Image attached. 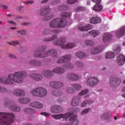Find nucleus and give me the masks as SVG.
Returning <instances> with one entry per match:
<instances>
[{
    "mask_svg": "<svg viewBox=\"0 0 125 125\" xmlns=\"http://www.w3.org/2000/svg\"><path fill=\"white\" fill-rule=\"evenodd\" d=\"M28 76V73L25 70L19 71L13 74H10L7 77L0 76V83L4 84H14L15 83H22L24 82V78Z\"/></svg>",
    "mask_w": 125,
    "mask_h": 125,
    "instance_id": "nucleus-1",
    "label": "nucleus"
},
{
    "mask_svg": "<svg viewBox=\"0 0 125 125\" xmlns=\"http://www.w3.org/2000/svg\"><path fill=\"white\" fill-rule=\"evenodd\" d=\"M47 48L48 46L46 45L40 46L35 50L34 57L35 58H45L49 56L55 58H58L59 57L58 51L56 49L52 48L45 51Z\"/></svg>",
    "mask_w": 125,
    "mask_h": 125,
    "instance_id": "nucleus-2",
    "label": "nucleus"
},
{
    "mask_svg": "<svg viewBox=\"0 0 125 125\" xmlns=\"http://www.w3.org/2000/svg\"><path fill=\"white\" fill-rule=\"evenodd\" d=\"M67 42L66 39L64 37L57 38L52 42V44L55 46H61L63 49H72L75 46V44L73 42H68L65 44Z\"/></svg>",
    "mask_w": 125,
    "mask_h": 125,
    "instance_id": "nucleus-3",
    "label": "nucleus"
},
{
    "mask_svg": "<svg viewBox=\"0 0 125 125\" xmlns=\"http://www.w3.org/2000/svg\"><path fill=\"white\" fill-rule=\"evenodd\" d=\"M15 120L13 113H0V124L3 125H11Z\"/></svg>",
    "mask_w": 125,
    "mask_h": 125,
    "instance_id": "nucleus-4",
    "label": "nucleus"
},
{
    "mask_svg": "<svg viewBox=\"0 0 125 125\" xmlns=\"http://www.w3.org/2000/svg\"><path fill=\"white\" fill-rule=\"evenodd\" d=\"M66 25V20L63 18H56L49 23V26L52 29H60L65 27Z\"/></svg>",
    "mask_w": 125,
    "mask_h": 125,
    "instance_id": "nucleus-5",
    "label": "nucleus"
},
{
    "mask_svg": "<svg viewBox=\"0 0 125 125\" xmlns=\"http://www.w3.org/2000/svg\"><path fill=\"white\" fill-rule=\"evenodd\" d=\"M31 95L35 97L43 98L46 97L48 94L46 89L42 87H37L32 89L30 91Z\"/></svg>",
    "mask_w": 125,
    "mask_h": 125,
    "instance_id": "nucleus-6",
    "label": "nucleus"
},
{
    "mask_svg": "<svg viewBox=\"0 0 125 125\" xmlns=\"http://www.w3.org/2000/svg\"><path fill=\"white\" fill-rule=\"evenodd\" d=\"M4 106L7 108L9 107L10 110L14 112H19L21 110V107L17 106L15 102L8 98L4 99Z\"/></svg>",
    "mask_w": 125,
    "mask_h": 125,
    "instance_id": "nucleus-7",
    "label": "nucleus"
},
{
    "mask_svg": "<svg viewBox=\"0 0 125 125\" xmlns=\"http://www.w3.org/2000/svg\"><path fill=\"white\" fill-rule=\"evenodd\" d=\"M71 54H66L60 57L58 59L57 63L58 64L66 63L67 62H69L71 61Z\"/></svg>",
    "mask_w": 125,
    "mask_h": 125,
    "instance_id": "nucleus-8",
    "label": "nucleus"
},
{
    "mask_svg": "<svg viewBox=\"0 0 125 125\" xmlns=\"http://www.w3.org/2000/svg\"><path fill=\"white\" fill-rule=\"evenodd\" d=\"M49 87L54 89H61L64 86V84L60 81H50L49 83Z\"/></svg>",
    "mask_w": 125,
    "mask_h": 125,
    "instance_id": "nucleus-9",
    "label": "nucleus"
},
{
    "mask_svg": "<svg viewBox=\"0 0 125 125\" xmlns=\"http://www.w3.org/2000/svg\"><path fill=\"white\" fill-rule=\"evenodd\" d=\"M122 80L119 77H113L110 81V85L114 87H117L121 85Z\"/></svg>",
    "mask_w": 125,
    "mask_h": 125,
    "instance_id": "nucleus-10",
    "label": "nucleus"
},
{
    "mask_svg": "<svg viewBox=\"0 0 125 125\" xmlns=\"http://www.w3.org/2000/svg\"><path fill=\"white\" fill-rule=\"evenodd\" d=\"M99 82L98 78L92 76V77H88L86 80L87 84L91 87H93L97 84Z\"/></svg>",
    "mask_w": 125,
    "mask_h": 125,
    "instance_id": "nucleus-11",
    "label": "nucleus"
},
{
    "mask_svg": "<svg viewBox=\"0 0 125 125\" xmlns=\"http://www.w3.org/2000/svg\"><path fill=\"white\" fill-rule=\"evenodd\" d=\"M28 77L37 82L41 81L43 79V76L42 74L36 73L28 74Z\"/></svg>",
    "mask_w": 125,
    "mask_h": 125,
    "instance_id": "nucleus-12",
    "label": "nucleus"
},
{
    "mask_svg": "<svg viewBox=\"0 0 125 125\" xmlns=\"http://www.w3.org/2000/svg\"><path fill=\"white\" fill-rule=\"evenodd\" d=\"M116 37L121 38L125 35V26H123L118 29L115 32Z\"/></svg>",
    "mask_w": 125,
    "mask_h": 125,
    "instance_id": "nucleus-13",
    "label": "nucleus"
},
{
    "mask_svg": "<svg viewBox=\"0 0 125 125\" xmlns=\"http://www.w3.org/2000/svg\"><path fill=\"white\" fill-rule=\"evenodd\" d=\"M41 74L47 79H51L53 77V73L50 69H45L41 72Z\"/></svg>",
    "mask_w": 125,
    "mask_h": 125,
    "instance_id": "nucleus-14",
    "label": "nucleus"
},
{
    "mask_svg": "<svg viewBox=\"0 0 125 125\" xmlns=\"http://www.w3.org/2000/svg\"><path fill=\"white\" fill-rule=\"evenodd\" d=\"M50 109L53 113H60L63 111V108L60 105L52 106Z\"/></svg>",
    "mask_w": 125,
    "mask_h": 125,
    "instance_id": "nucleus-15",
    "label": "nucleus"
},
{
    "mask_svg": "<svg viewBox=\"0 0 125 125\" xmlns=\"http://www.w3.org/2000/svg\"><path fill=\"white\" fill-rule=\"evenodd\" d=\"M52 72L59 75H62L65 73L66 69L61 66H58L54 68L52 70Z\"/></svg>",
    "mask_w": 125,
    "mask_h": 125,
    "instance_id": "nucleus-16",
    "label": "nucleus"
},
{
    "mask_svg": "<svg viewBox=\"0 0 125 125\" xmlns=\"http://www.w3.org/2000/svg\"><path fill=\"white\" fill-rule=\"evenodd\" d=\"M27 63L28 65L36 67H41L42 65V62L38 60H30Z\"/></svg>",
    "mask_w": 125,
    "mask_h": 125,
    "instance_id": "nucleus-17",
    "label": "nucleus"
},
{
    "mask_svg": "<svg viewBox=\"0 0 125 125\" xmlns=\"http://www.w3.org/2000/svg\"><path fill=\"white\" fill-rule=\"evenodd\" d=\"M103 50V48L101 46L93 47L90 49L91 53L93 55H96L100 53Z\"/></svg>",
    "mask_w": 125,
    "mask_h": 125,
    "instance_id": "nucleus-18",
    "label": "nucleus"
},
{
    "mask_svg": "<svg viewBox=\"0 0 125 125\" xmlns=\"http://www.w3.org/2000/svg\"><path fill=\"white\" fill-rule=\"evenodd\" d=\"M71 116V114L68 113H65V114H56V115H52L51 117L56 119V120H60L62 118H67Z\"/></svg>",
    "mask_w": 125,
    "mask_h": 125,
    "instance_id": "nucleus-19",
    "label": "nucleus"
},
{
    "mask_svg": "<svg viewBox=\"0 0 125 125\" xmlns=\"http://www.w3.org/2000/svg\"><path fill=\"white\" fill-rule=\"evenodd\" d=\"M78 29L82 32H86L90 30V25L86 23H82L79 26Z\"/></svg>",
    "mask_w": 125,
    "mask_h": 125,
    "instance_id": "nucleus-20",
    "label": "nucleus"
},
{
    "mask_svg": "<svg viewBox=\"0 0 125 125\" xmlns=\"http://www.w3.org/2000/svg\"><path fill=\"white\" fill-rule=\"evenodd\" d=\"M116 62L119 66L123 65L125 62V56L122 54H120L116 59Z\"/></svg>",
    "mask_w": 125,
    "mask_h": 125,
    "instance_id": "nucleus-21",
    "label": "nucleus"
},
{
    "mask_svg": "<svg viewBox=\"0 0 125 125\" xmlns=\"http://www.w3.org/2000/svg\"><path fill=\"white\" fill-rule=\"evenodd\" d=\"M82 102V99L79 97H74L72 101L71 104L73 106H77L80 104V102Z\"/></svg>",
    "mask_w": 125,
    "mask_h": 125,
    "instance_id": "nucleus-22",
    "label": "nucleus"
},
{
    "mask_svg": "<svg viewBox=\"0 0 125 125\" xmlns=\"http://www.w3.org/2000/svg\"><path fill=\"white\" fill-rule=\"evenodd\" d=\"M13 94L16 96L22 97L25 95V93L21 89H16L14 90Z\"/></svg>",
    "mask_w": 125,
    "mask_h": 125,
    "instance_id": "nucleus-23",
    "label": "nucleus"
},
{
    "mask_svg": "<svg viewBox=\"0 0 125 125\" xmlns=\"http://www.w3.org/2000/svg\"><path fill=\"white\" fill-rule=\"evenodd\" d=\"M67 78L71 81H77L79 79L78 75L72 73L67 75Z\"/></svg>",
    "mask_w": 125,
    "mask_h": 125,
    "instance_id": "nucleus-24",
    "label": "nucleus"
},
{
    "mask_svg": "<svg viewBox=\"0 0 125 125\" xmlns=\"http://www.w3.org/2000/svg\"><path fill=\"white\" fill-rule=\"evenodd\" d=\"M69 121L71 122V125H78L79 123V120L77 119L76 115L71 116Z\"/></svg>",
    "mask_w": 125,
    "mask_h": 125,
    "instance_id": "nucleus-25",
    "label": "nucleus"
},
{
    "mask_svg": "<svg viewBox=\"0 0 125 125\" xmlns=\"http://www.w3.org/2000/svg\"><path fill=\"white\" fill-rule=\"evenodd\" d=\"M29 106L32 107L38 108V109H41L43 106L42 104L41 103H39L38 102H34L31 103L29 104Z\"/></svg>",
    "mask_w": 125,
    "mask_h": 125,
    "instance_id": "nucleus-26",
    "label": "nucleus"
},
{
    "mask_svg": "<svg viewBox=\"0 0 125 125\" xmlns=\"http://www.w3.org/2000/svg\"><path fill=\"white\" fill-rule=\"evenodd\" d=\"M50 12V9L48 7H45L44 8H42L40 10V15L41 16H45L48 14Z\"/></svg>",
    "mask_w": 125,
    "mask_h": 125,
    "instance_id": "nucleus-27",
    "label": "nucleus"
},
{
    "mask_svg": "<svg viewBox=\"0 0 125 125\" xmlns=\"http://www.w3.org/2000/svg\"><path fill=\"white\" fill-rule=\"evenodd\" d=\"M112 36L109 33L104 34L103 37V42L106 43L109 42L111 40Z\"/></svg>",
    "mask_w": 125,
    "mask_h": 125,
    "instance_id": "nucleus-28",
    "label": "nucleus"
},
{
    "mask_svg": "<svg viewBox=\"0 0 125 125\" xmlns=\"http://www.w3.org/2000/svg\"><path fill=\"white\" fill-rule=\"evenodd\" d=\"M57 38V35H52L51 37H45L43 39L44 42H50L54 41Z\"/></svg>",
    "mask_w": 125,
    "mask_h": 125,
    "instance_id": "nucleus-29",
    "label": "nucleus"
},
{
    "mask_svg": "<svg viewBox=\"0 0 125 125\" xmlns=\"http://www.w3.org/2000/svg\"><path fill=\"white\" fill-rule=\"evenodd\" d=\"M51 93L53 96L56 97H61L63 94V93L62 91L58 90H52Z\"/></svg>",
    "mask_w": 125,
    "mask_h": 125,
    "instance_id": "nucleus-30",
    "label": "nucleus"
},
{
    "mask_svg": "<svg viewBox=\"0 0 125 125\" xmlns=\"http://www.w3.org/2000/svg\"><path fill=\"white\" fill-rule=\"evenodd\" d=\"M90 22L92 24H98L101 23V20L99 17H93L90 19Z\"/></svg>",
    "mask_w": 125,
    "mask_h": 125,
    "instance_id": "nucleus-31",
    "label": "nucleus"
},
{
    "mask_svg": "<svg viewBox=\"0 0 125 125\" xmlns=\"http://www.w3.org/2000/svg\"><path fill=\"white\" fill-rule=\"evenodd\" d=\"M94 103V101L92 100H85L81 104L82 107L88 106L91 105Z\"/></svg>",
    "mask_w": 125,
    "mask_h": 125,
    "instance_id": "nucleus-32",
    "label": "nucleus"
},
{
    "mask_svg": "<svg viewBox=\"0 0 125 125\" xmlns=\"http://www.w3.org/2000/svg\"><path fill=\"white\" fill-rule=\"evenodd\" d=\"M24 112L29 114H35L37 113V111L31 108H25L23 110Z\"/></svg>",
    "mask_w": 125,
    "mask_h": 125,
    "instance_id": "nucleus-33",
    "label": "nucleus"
},
{
    "mask_svg": "<svg viewBox=\"0 0 125 125\" xmlns=\"http://www.w3.org/2000/svg\"><path fill=\"white\" fill-rule=\"evenodd\" d=\"M101 118L103 120H106L107 122H110L112 120V118H111L108 116V113H104L103 115H101Z\"/></svg>",
    "mask_w": 125,
    "mask_h": 125,
    "instance_id": "nucleus-34",
    "label": "nucleus"
},
{
    "mask_svg": "<svg viewBox=\"0 0 125 125\" xmlns=\"http://www.w3.org/2000/svg\"><path fill=\"white\" fill-rule=\"evenodd\" d=\"M19 102L22 104H26L31 102V100L27 98H22L19 100Z\"/></svg>",
    "mask_w": 125,
    "mask_h": 125,
    "instance_id": "nucleus-35",
    "label": "nucleus"
},
{
    "mask_svg": "<svg viewBox=\"0 0 125 125\" xmlns=\"http://www.w3.org/2000/svg\"><path fill=\"white\" fill-rule=\"evenodd\" d=\"M76 92V90L72 87H67L65 89V92L68 94H74Z\"/></svg>",
    "mask_w": 125,
    "mask_h": 125,
    "instance_id": "nucleus-36",
    "label": "nucleus"
},
{
    "mask_svg": "<svg viewBox=\"0 0 125 125\" xmlns=\"http://www.w3.org/2000/svg\"><path fill=\"white\" fill-rule=\"evenodd\" d=\"M89 34L90 36H92L93 37H96L99 35V31L98 30H93L89 31Z\"/></svg>",
    "mask_w": 125,
    "mask_h": 125,
    "instance_id": "nucleus-37",
    "label": "nucleus"
},
{
    "mask_svg": "<svg viewBox=\"0 0 125 125\" xmlns=\"http://www.w3.org/2000/svg\"><path fill=\"white\" fill-rule=\"evenodd\" d=\"M54 17V15L50 13V14H47L45 15H44L43 17L42 20L43 21H48L51 20L53 17Z\"/></svg>",
    "mask_w": 125,
    "mask_h": 125,
    "instance_id": "nucleus-38",
    "label": "nucleus"
},
{
    "mask_svg": "<svg viewBox=\"0 0 125 125\" xmlns=\"http://www.w3.org/2000/svg\"><path fill=\"white\" fill-rule=\"evenodd\" d=\"M114 57V54L111 51L108 52L106 53L105 59H112Z\"/></svg>",
    "mask_w": 125,
    "mask_h": 125,
    "instance_id": "nucleus-39",
    "label": "nucleus"
},
{
    "mask_svg": "<svg viewBox=\"0 0 125 125\" xmlns=\"http://www.w3.org/2000/svg\"><path fill=\"white\" fill-rule=\"evenodd\" d=\"M76 56L78 58L83 59L85 56V53L79 51L76 53Z\"/></svg>",
    "mask_w": 125,
    "mask_h": 125,
    "instance_id": "nucleus-40",
    "label": "nucleus"
},
{
    "mask_svg": "<svg viewBox=\"0 0 125 125\" xmlns=\"http://www.w3.org/2000/svg\"><path fill=\"white\" fill-rule=\"evenodd\" d=\"M84 44L87 46H92L94 45V42L90 40H86Z\"/></svg>",
    "mask_w": 125,
    "mask_h": 125,
    "instance_id": "nucleus-41",
    "label": "nucleus"
},
{
    "mask_svg": "<svg viewBox=\"0 0 125 125\" xmlns=\"http://www.w3.org/2000/svg\"><path fill=\"white\" fill-rule=\"evenodd\" d=\"M93 9L96 11H101L103 9V7L100 4H97L93 7Z\"/></svg>",
    "mask_w": 125,
    "mask_h": 125,
    "instance_id": "nucleus-42",
    "label": "nucleus"
},
{
    "mask_svg": "<svg viewBox=\"0 0 125 125\" xmlns=\"http://www.w3.org/2000/svg\"><path fill=\"white\" fill-rule=\"evenodd\" d=\"M60 15L62 18H69L70 17V13L69 12H62L61 13Z\"/></svg>",
    "mask_w": 125,
    "mask_h": 125,
    "instance_id": "nucleus-43",
    "label": "nucleus"
},
{
    "mask_svg": "<svg viewBox=\"0 0 125 125\" xmlns=\"http://www.w3.org/2000/svg\"><path fill=\"white\" fill-rule=\"evenodd\" d=\"M42 34L43 35H48L50 34L51 33V30L50 28H45L42 31Z\"/></svg>",
    "mask_w": 125,
    "mask_h": 125,
    "instance_id": "nucleus-44",
    "label": "nucleus"
},
{
    "mask_svg": "<svg viewBox=\"0 0 125 125\" xmlns=\"http://www.w3.org/2000/svg\"><path fill=\"white\" fill-rule=\"evenodd\" d=\"M7 92H8V90L6 87L0 85V93H5Z\"/></svg>",
    "mask_w": 125,
    "mask_h": 125,
    "instance_id": "nucleus-45",
    "label": "nucleus"
},
{
    "mask_svg": "<svg viewBox=\"0 0 125 125\" xmlns=\"http://www.w3.org/2000/svg\"><path fill=\"white\" fill-rule=\"evenodd\" d=\"M73 87L75 88L76 90H79L82 88V86L80 84H73Z\"/></svg>",
    "mask_w": 125,
    "mask_h": 125,
    "instance_id": "nucleus-46",
    "label": "nucleus"
},
{
    "mask_svg": "<svg viewBox=\"0 0 125 125\" xmlns=\"http://www.w3.org/2000/svg\"><path fill=\"white\" fill-rule=\"evenodd\" d=\"M91 108H87L83 110L81 112V115H84L88 112V111H90Z\"/></svg>",
    "mask_w": 125,
    "mask_h": 125,
    "instance_id": "nucleus-47",
    "label": "nucleus"
},
{
    "mask_svg": "<svg viewBox=\"0 0 125 125\" xmlns=\"http://www.w3.org/2000/svg\"><path fill=\"white\" fill-rule=\"evenodd\" d=\"M121 51V46L120 45H118L117 47L114 50V53L115 54H116L117 55H118Z\"/></svg>",
    "mask_w": 125,
    "mask_h": 125,
    "instance_id": "nucleus-48",
    "label": "nucleus"
},
{
    "mask_svg": "<svg viewBox=\"0 0 125 125\" xmlns=\"http://www.w3.org/2000/svg\"><path fill=\"white\" fill-rule=\"evenodd\" d=\"M76 66L78 68H82L83 66V63L82 62H78L76 63Z\"/></svg>",
    "mask_w": 125,
    "mask_h": 125,
    "instance_id": "nucleus-49",
    "label": "nucleus"
},
{
    "mask_svg": "<svg viewBox=\"0 0 125 125\" xmlns=\"http://www.w3.org/2000/svg\"><path fill=\"white\" fill-rule=\"evenodd\" d=\"M17 33L21 35H26V33H27V31L25 30H21L20 31H18Z\"/></svg>",
    "mask_w": 125,
    "mask_h": 125,
    "instance_id": "nucleus-50",
    "label": "nucleus"
},
{
    "mask_svg": "<svg viewBox=\"0 0 125 125\" xmlns=\"http://www.w3.org/2000/svg\"><path fill=\"white\" fill-rule=\"evenodd\" d=\"M88 93V89H85L84 90H82L81 93L79 94L80 96H83Z\"/></svg>",
    "mask_w": 125,
    "mask_h": 125,
    "instance_id": "nucleus-51",
    "label": "nucleus"
},
{
    "mask_svg": "<svg viewBox=\"0 0 125 125\" xmlns=\"http://www.w3.org/2000/svg\"><path fill=\"white\" fill-rule=\"evenodd\" d=\"M76 2H78V0H67V2L70 4H75Z\"/></svg>",
    "mask_w": 125,
    "mask_h": 125,
    "instance_id": "nucleus-52",
    "label": "nucleus"
},
{
    "mask_svg": "<svg viewBox=\"0 0 125 125\" xmlns=\"http://www.w3.org/2000/svg\"><path fill=\"white\" fill-rule=\"evenodd\" d=\"M60 32V30L58 29H53L51 30V33H52V34H55V35H57L56 34H59Z\"/></svg>",
    "mask_w": 125,
    "mask_h": 125,
    "instance_id": "nucleus-53",
    "label": "nucleus"
},
{
    "mask_svg": "<svg viewBox=\"0 0 125 125\" xmlns=\"http://www.w3.org/2000/svg\"><path fill=\"white\" fill-rule=\"evenodd\" d=\"M40 114L43 115L45 117H49L50 116V114L49 113H47V112H41L40 113Z\"/></svg>",
    "mask_w": 125,
    "mask_h": 125,
    "instance_id": "nucleus-54",
    "label": "nucleus"
},
{
    "mask_svg": "<svg viewBox=\"0 0 125 125\" xmlns=\"http://www.w3.org/2000/svg\"><path fill=\"white\" fill-rule=\"evenodd\" d=\"M60 10L62 11H66L67 10V7L64 5H62L60 7Z\"/></svg>",
    "mask_w": 125,
    "mask_h": 125,
    "instance_id": "nucleus-55",
    "label": "nucleus"
},
{
    "mask_svg": "<svg viewBox=\"0 0 125 125\" xmlns=\"http://www.w3.org/2000/svg\"><path fill=\"white\" fill-rule=\"evenodd\" d=\"M9 57L11 59H17V57L15 55H14V54H10L9 55Z\"/></svg>",
    "mask_w": 125,
    "mask_h": 125,
    "instance_id": "nucleus-56",
    "label": "nucleus"
},
{
    "mask_svg": "<svg viewBox=\"0 0 125 125\" xmlns=\"http://www.w3.org/2000/svg\"><path fill=\"white\" fill-rule=\"evenodd\" d=\"M12 42H13V45L14 46L20 45V43L18 41H12Z\"/></svg>",
    "mask_w": 125,
    "mask_h": 125,
    "instance_id": "nucleus-57",
    "label": "nucleus"
},
{
    "mask_svg": "<svg viewBox=\"0 0 125 125\" xmlns=\"http://www.w3.org/2000/svg\"><path fill=\"white\" fill-rule=\"evenodd\" d=\"M25 4H32L34 3V1L33 0H28L26 2H24Z\"/></svg>",
    "mask_w": 125,
    "mask_h": 125,
    "instance_id": "nucleus-58",
    "label": "nucleus"
},
{
    "mask_svg": "<svg viewBox=\"0 0 125 125\" xmlns=\"http://www.w3.org/2000/svg\"><path fill=\"white\" fill-rule=\"evenodd\" d=\"M30 22H23L22 23V25L23 26H28L29 25H30Z\"/></svg>",
    "mask_w": 125,
    "mask_h": 125,
    "instance_id": "nucleus-59",
    "label": "nucleus"
},
{
    "mask_svg": "<svg viewBox=\"0 0 125 125\" xmlns=\"http://www.w3.org/2000/svg\"><path fill=\"white\" fill-rule=\"evenodd\" d=\"M7 23H9L10 24H13V25H16V22L12 21H7Z\"/></svg>",
    "mask_w": 125,
    "mask_h": 125,
    "instance_id": "nucleus-60",
    "label": "nucleus"
},
{
    "mask_svg": "<svg viewBox=\"0 0 125 125\" xmlns=\"http://www.w3.org/2000/svg\"><path fill=\"white\" fill-rule=\"evenodd\" d=\"M77 11H82L83 10V7H81V6H79L77 8Z\"/></svg>",
    "mask_w": 125,
    "mask_h": 125,
    "instance_id": "nucleus-61",
    "label": "nucleus"
},
{
    "mask_svg": "<svg viewBox=\"0 0 125 125\" xmlns=\"http://www.w3.org/2000/svg\"><path fill=\"white\" fill-rule=\"evenodd\" d=\"M92 1L94 2L99 3L101 2V0H92Z\"/></svg>",
    "mask_w": 125,
    "mask_h": 125,
    "instance_id": "nucleus-62",
    "label": "nucleus"
},
{
    "mask_svg": "<svg viewBox=\"0 0 125 125\" xmlns=\"http://www.w3.org/2000/svg\"><path fill=\"white\" fill-rule=\"evenodd\" d=\"M74 110L75 111V112H78L81 111L80 109L79 108H74Z\"/></svg>",
    "mask_w": 125,
    "mask_h": 125,
    "instance_id": "nucleus-63",
    "label": "nucleus"
},
{
    "mask_svg": "<svg viewBox=\"0 0 125 125\" xmlns=\"http://www.w3.org/2000/svg\"><path fill=\"white\" fill-rule=\"evenodd\" d=\"M49 0H43L41 1L42 4L48 2Z\"/></svg>",
    "mask_w": 125,
    "mask_h": 125,
    "instance_id": "nucleus-64",
    "label": "nucleus"
}]
</instances>
